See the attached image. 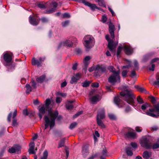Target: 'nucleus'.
Masks as SVG:
<instances>
[{
    "label": "nucleus",
    "mask_w": 159,
    "mask_h": 159,
    "mask_svg": "<svg viewBox=\"0 0 159 159\" xmlns=\"http://www.w3.org/2000/svg\"><path fill=\"white\" fill-rule=\"evenodd\" d=\"M45 78V76L44 75H42L36 79V81L39 83H42L44 80Z\"/></svg>",
    "instance_id": "nucleus-28"
},
{
    "label": "nucleus",
    "mask_w": 159,
    "mask_h": 159,
    "mask_svg": "<svg viewBox=\"0 0 159 159\" xmlns=\"http://www.w3.org/2000/svg\"><path fill=\"white\" fill-rule=\"evenodd\" d=\"M128 71L126 70H123L122 73V75L124 78H125L126 76V75L127 73H128Z\"/></svg>",
    "instance_id": "nucleus-47"
},
{
    "label": "nucleus",
    "mask_w": 159,
    "mask_h": 159,
    "mask_svg": "<svg viewBox=\"0 0 159 159\" xmlns=\"http://www.w3.org/2000/svg\"><path fill=\"white\" fill-rule=\"evenodd\" d=\"M102 119H97V123L98 126L102 128H104L105 126L104 123L102 121Z\"/></svg>",
    "instance_id": "nucleus-27"
},
{
    "label": "nucleus",
    "mask_w": 159,
    "mask_h": 159,
    "mask_svg": "<svg viewBox=\"0 0 159 159\" xmlns=\"http://www.w3.org/2000/svg\"><path fill=\"white\" fill-rule=\"evenodd\" d=\"M131 145L134 148H136L137 147V144L135 143H132Z\"/></svg>",
    "instance_id": "nucleus-64"
},
{
    "label": "nucleus",
    "mask_w": 159,
    "mask_h": 159,
    "mask_svg": "<svg viewBox=\"0 0 159 159\" xmlns=\"http://www.w3.org/2000/svg\"><path fill=\"white\" fill-rule=\"evenodd\" d=\"M123 48L125 53L127 55H130L133 52V49L130 46L125 45L123 47Z\"/></svg>",
    "instance_id": "nucleus-16"
},
{
    "label": "nucleus",
    "mask_w": 159,
    "mask_h": 159,
    "mask_svg": "<svg viewBox=\"0 0 159 159\" xmlns=\"http://www.w3.org/2000/svg\"><path fill=\"white\" fill-rule=\"evenodd\" d=\"M91 57L89 56L86 57L83 60V63L85 66H87L89 63Z\"/></svg>",
    "instance_id": "nucleus-25"
},
{
    "label": "nucleus",
    "mask_w": 159,
    "mask_h": 159,
    "mask_svg": "<svg viewBox=\"0 0 159 159\" xmlns=\"http://www.w3.org/2000/svg\"><path fill=\"white\" fill-rule=\"evenodd\" d=\"M92 86L93 87L98 88L99 87V84L98 83H93Z\"/></svg>",
    "instance_id": "nucleus-61"
},
{
    "label": "nucleus",
    "mask_w": 159,
    "mask_h": 159,
    "mask_svg": "<svg viewBox=\"0 0 159 159\" xmlns=\"http://www.w3.org/2000/svg\"><path fill=\"white\" fill-rule=\"evenodd\" d=\"M90 99L91 102L93 104H96L100 100L99 96L98 95L92 96L90 98Z\"/></svg>",
    "instance_id": "nucleus-17"
},
{
    "label": "nucleus",
    "mask_w": 159,
    "mask_h": 159,
    "mask_svg": "<svg viewBox=\"0 0 159 159\" xmlns=\"http://www.w3.org/2000/svg\"><path fill=\"white\" fill-rule=\"evenodd\" d=\"M74 101H68L66 103V108L68 110H71L74 107L73 103Z\"/></svg>",
    "instance_id": "nucleus-21"
},
{
    "label": "nucleus",
    "mask_w": 159,
    "mask_h": 159,
    "mask_svg": "<svg viewBox=\"0 0 159 159\" xmlns=\"http://www.w3.org/2000/svg\"><path fill=\"white\" fill-rule=\"evenodd\" d=\"M108 116L110 119L111 120H114L116 118V117L114 115L112 114H109Z\"/></svg>",
    "instance_id": "nucleus-49"
},
{
    "label": "nucleus",
    "mask_w": 159,
    "mask_h": 159,
    "mask_svg": "<svg viewBox=\"0 0 159 159\" xmlns=\"http://www.w3.org/2000/svg\"><path fill=\"white\" fill-rule=\"evenodd\" d=\"M141 146L147 149H150L152 148L153 149H156L159 148V143H156L152 145L148 137H143L141 142Z\"/></svg>",
    "instance_id": "nucleus-3"
},
{
    "label": "nucleus",
    "mask_w": 159,
    "mask_h": 159,
    "mask_svg": "<svg viewBox=\"0 0 159 159\" xmlns=\"http://www.w3.org/2000/svg\"><path fill=\"white\" fill-rule=\"evenodd\" d=\"M78 80V79H77L75 76H73L71 78V80L70 81V83L71 84H73L74 83H76Z\"/></svg>",
    "instance_id": "nucleus-42"
},
{
    "label": "nucleus",
    "mask_w": 159,
    "mask_h": 159,
    "mask_svg": "<svg viewBox=\"0 0 159 159\" xmlns=\"http://www.w3.org/2000/svg\"><path fill=\"white\" fill-rule=\"evenodd\" d=\"M107 149L106 148L103 149L100 155V156L107 157Z\"/></svg>",
    "instance_id": "nucleus-34"
},
{
    "label": "nucleus",
    "mask_w": 159,
    "mask_h": 159,
    "mask_svg": "<svg viewBox=\"0 0 159 159\" xmlns=\"http://www.w3.org/2000/svg\"><path fill=\"white\" fill-rule=\"evenodd\" d=\"M13 57V55L11 52H6L3 53V59L6 62V66L8 65L11 63Z\"/></svg>",
    "instance_id": "nucleus-7"
},
{
    "label": "nucleus",
    "mask_w": 159,
    "mask_h": 159,
    "mask_svg": "<svg viewBox=\"0 0 159 159\" xmlns=\"http://www.w3.org/2000/svg\"><path fill=\"white\" fill-rule=\"evenodd\" d=\"M96 2H98L99 6H104L106 7V5L105 3L103 0H98L96 1Z\"/></svg>",
    "instance_id": "nucleus-31"
},
{
    "label": "nucleus",
    "mask_w": 159,
    "mask_h": 159,
    "mask_svg": "<svg viewBox=\"0 0 159 159\" xmlns=\"http://www.w3.org/2000/svg\"><path fill=\"white\" fill-rule=\"evenodd\" d=\"M65 140V138L62 139L60 141L59 145H58V147L60 148L61 147H62L64 146V142Z\"/></svg>",
    "instance_id": "nucleus-39"
},
{
    "label": "nucleus",
    "mask_w": 159,
    "mask_h": 159,
    "mask_svg": "<svg viewBox=\"0 0 159 159\" xmlns=\"http://www.w3.org/2000/svg\"><path fill=\"white\" fill-rule=\"evenodd\" d=\"M122 89L123 91L120 93V95L122 97V98L128 104L133 105L135 97L132 90L128 86L124 85L122 86Z\"/></svg>",
    "instance_id": "nucleus-1"
},
{
    "label": "nucleus",
    "mask_w": 159,
    "mask_h": 159,
    "mask_svg": "<svg viewBox=\"0 0 159 159\" xmlns=\"http://www.w3.org/2000/svg\"><path fill=\"white\" fill-rule=\"evenodd\" d=\"M131 111V109L130 107L128 106L125 109V112L126 113H128Z\"/></svg>",
    "instance_id": "nucleus-54"
},
{
    "label": "nucleus",
    "mask_w": 159,
    "mask_h": 159,
    "mask_svg": "<svg viewBox=\"0 0 159 159\" xmlns=\"http://www.w3.org/2000/svg\"><path fill=\"white\" fill-rule=\"evenodd\" d=\"M109 26L110 34L111 38L113 39L115 37L114 31L115 30V25L111 22H110L109 25Z\"/></svg>",
    "instance_id": "nucleus-12"
},
{
    "label": "nucleus",
    "mask_w": 159,
    "mask_h": 159,
    "mask_svg": "<svg viewBox=\"0 0 159 159\" xmlns=\"http://www.w3.org/2000/svg\"><path fill=\"white\" fill-rule=\"evenodd\" d=\"M83 112L82 111H80L78 112L76 114H75L73 116V118H75L76 117L80 115H81L82 113Z\"/></svg>",
    "instance_id": "nucleus-51"
},
{
    "label": "nucleus",
    "mask_w": 159,
    "mask_h": 159,
    "mask_svg": "<svg viewBox=\"0 0 159 159\" xmlns=\"http://www.w3.org/2000/svg\"><path fill=\"white\" fill-rule=\"evenodd\" d=\"M41 20L43 22L45 23L48 21V19L45 17H43L41 19Z\"/></svg>",
    "instance_id": "nucleus-56"
},
{
    "label": "nucleus",
    "mask_w": 159,
    "mask_h": 159,
    "mask_svg": "<svg viewBox=\"0 0 159 159\" xmlns=\"http://www.w3.org/2000/svg\"><path fill=\"white\" fill-rule=\"evenodd\" d=\"M77 125V124L76 122H74V123H73L70 124V125L69 127V128L70 129H73V128H74Z\"/></svg>",
    "instance_id": "nucleus-45"
},
{
    "label": "nucleus",
    "mask_w": 159,
    "mask_h": 159,
    "mask_svg": "<svg viewBox=\"0 0 159 159\" xmlns=\"http://www.w3.org/2000/svg\"><path fill=\"white\" fill-rule=\"evenodd\" d=\"M73 43L71 40L69 39H66L61 43L59 47L61 46H66L68 47H71L73 46Z\"/></svg>",
    "instance_id": "nucleus-13"
},
{
    "label": "nucleus",
    "mask_w": 159,
    "mask_h": 159,
    "mask_svg": "<svg viewBox=\"0 0 159 159\" xmlns=\"http://www.w3.org/2000/svg\"><path fill=\"white\" fill-rule=\"evenodd\" d=\"M120 70H118V72L111 75L108 79V82L113 84H114L117 81L120 82Z\"/></svg>",
    "instance_id": "nucleus-6"
},
{
    "label": "nucleus",
    "mask_w": 159,
    "mask_h": 159,
    "mask_svg": "<svg viewBox=\"0 0 159 159\" xmlns=\"http://www.w3.org/2000/svg\"><path fill=\"white\" fill-rule=\"evenodd\" d=\"M18 123H17V120L15 119H13V120H12V125L13 126H15L17 125Z\"/></svg>",
    "instance_id": "nucleus-53"
},
{
    "label": "nucleus",
    "mask_w": 159,
    "mask_h": 159,
    "mask_svg": "<svg viewBox=\"0 0 159 159\" xmlns=\"http://www.w3.org/2000/svg\"><path fill=\"white\" fill-rule=\"evenodd\" d=\"M84 5L89 7L93 10H95V9H96V8H97V7L96 6L95 4H91L87 2H86Z\"/></svg>",
    "instance_id": "nucleus-26"
},
{
    "label": "nucleus",
    "mask_w": 159,
    "mask_h": 159,
    "mask_svg": "<svg viewBox=\"0 0 159 159\" xmlns=\"http://www.w3.org/2000/svg\"><path fill=\"white\" fill-rule=\"evenodd\" d=\"M152 155L151 152L146 151L143 152V157L144 159H148L152 157Z\"/></svg>",
    "instance_id": "nucleus-22"
},
{
    "label": "nucleus",
    "mask_w": 159,
    "mask_h": 159,
    "mask_svg": "<svg viewBox=\"0 0 159 159\" xmlns=\"http://www.w3.org/2000/svg\"><path fill=\"white\" fill-rule=\"evenodd\" d=\"M107 19V18L105 15H104L103 16L102 18V21L103 23H105Z\"/></svg>",
    "instance_id": "nucleus-55"
},
{
    "label": "nucleus",
    "mask_w": 159,
    "mask_h": 159,
    "mask_svg": "<svg viewBox=\"0 0 159 159\" xmlns=\"http://www.w3.org/2000/svg\"><path fill=\"white\" fill-rule=\"evenodd\" d=\"M51 104V101L49 99H47L45 101V107L44 106L41 107L39 109V112L38 115L40 119H41L43 117V115L47 111H48V114L49 115V113L51 112L52 113H54L55 112H52L51 111V108L50 107V105Z\"/></svg>",
    "instance_id": "nucleus-4"
},
{
    "label": "nucleus",
    "mask_w": 159,
    "mask_h": 159,
    "mask_svg": "<svg viewBox=\"0 0 159 159\" xmlns=\"http://www.w3.org/2000/svg\"><path fill=\"white\" fill-rule=\"evenodd\" d=\"M14 147L15 151H16V152L18 154L20 153L21 147L18 145H16Z\"/></svg>",
    "instance_id": "nucleus-37"
},
{
    "label": "nucleus",
    "mask_w": 159,
    "mask_h": 159,
    "mask_svg": "<svg viewBox=\"0 0 159 159\" xmlns=\"http://www.w3.org/2000/svg\"><path fill=\"white\" fill-rule=\"evenodd\" d=\"M135 87L139 91L142 93H143L145 94H148L149 93V92L143 87H140L138 85L135 86Z\"/></svg>",
    "instance_id": "nucleus-23"
},
{
    "label": "nucleus",
    "mask_w": 159,
    "mask_h": 159,
    "mask_svg": "<svg viewBox=\"0 0 159 159\" xmlns=\"http://www.w3.org/2000/svg\"><path fill=\"white\" fill-rule=\"evenodd\" d=\"M105 117V109L104 108L100 109L98 111L97 119H103Z\"/></svg>",
    "instance_id": "nucleus-11"
},
{
    "label": "nucleus",
    "mask_w": 159,
    "mask_h": 159,
    "mask_svg": "<svg viewBox=\"0 0 159 159\" xmlns=\"http://www.w3.org/2000/svg\"><path fill=\"white\" fill-rule=\"evenodd\" d=\"M159 60V58H156L152 59L151 61V63L152 64V68L149 67V70H150L154 71L155 67V65L153 63L157 62Z\"/></svg>",
    "instance_id": "nucleus-24"
},
{
    "label": "nucleus",
    "mask_w": 159,
    "mask_h": 159,
    "mask_svg": "<svg viewBox=\"0 0 159 159\" xmlns=\"http://www.w3.org/2000/svg\"><path fill=\"white\" fill-rule=\"evenodd\" d=\"M151 101L153 104L155 103L156 101L155 98L153 97L151 98Z\"/></svg>",
    "instance_id": "nucleus-62"
},
{
    "label": "nucleus",
    "mask_w": 159,
    "mask_h": 159,
    "mask_svg": "<svg viewBox=\"0 0 159 159\" xmlns=\"http://www.w3.org/2000/svg\"><path fill=\"white\" fill-rule=\"evenodd\" d=\"M156 80L153 82V84L155 85H159V75H156Z\"/></svg>",
    "instance_id": "nucleus-35"
},
{
    "label": "nucleus",
    "mask_w": 159,
    "mask_h": 159,
    "mask_svg": "<svg viewBox=\"0 0 159 159\" xmlns=\"http://www.w3.org/2000/svg\"><path fill=\"white\" fill-rule=\"evenodd\" d=\"M43 60V58L40 57L39 60H36L35 58H33L32 59V63L33 65H37V66H41L42 62Z\"/></svg>",
    "instance_id": "nucleus-15"
},
{
    "label": "nucleus",
    "mask_w": 159,
    "mask_h": 159,
    "mask_svg": "<svg viewBox=\"0 0 159 159\" xmlns=\"http://www.w3.org/2000/svg\"><path fill=\"white\" fill-rule=\"evenodd\" d=\"M46 6V5L42 3H39L38 4V7L41 8H45Z\"/></svg>",
    "instance_id": "nucleus-60"
},
{
    "label": "nucleus",
    "mask_w": 159,
    "mask_h": 159,
    "mask_svg": "<svg viewBox=\"0 0 159 159\" xmlns=\"http://www.w3.org/2000/svg\"><path fill=\"white\" fill-rule=\"evenodd\" d=\"M89 145L86 144L82 148V154L83 156L84 157H86L89 153Z\"/></svg>",
    "instance_id": "nucleus-14"
},
{
    "label": "nucleus",
    "mask_w": 159,
    "mask_h": 159,
    "mask_svg": "<svg viewBox=\"0 0 159 159\" xmlns=\"http://www.w3.org/2000/svg\"><path fill=\"white\" fill-rule=\"evenodd\" d=\"M135 130L136 131L139 132H141L142 130V128L140 127L137 126L135 128Z\"/></svg>",
    "instance_id": "nucleus-52"
},
{
    "label": "nucleus",
    "mask_w": 159,
    "mask_h": 159,
    "mask_svg": "<svg viewBox=\"0 0 159 159\" xmlns=\"http://www.w3.org/2000/svg\"><path fill=\"white\" fill-rule=\"evenodd\" d=\"M125 137L126 138H129L134 139L136 137V133L134 132L129 131L125 135Z\"/></svg>",
    "instance_id": "nucleus-19"
},
{
    "label": "nucleus",
    "mask_w": 159,
    "mask_h": 159,
    "mask_svg": "<svg viewBox=\"0 0 159 159\" xmlns=\"http://www.w3.org/2000/svg\"><path fill=\"white\" fill-rule=\"evenodd\" d=\"M35 147V144L34 142H31L30 143V148L28 150V152L30 154L35 153V152L34 151V149Z\"/></svg>",
    "instance_id": "nucleus-18"
},
{
    "label": "nucleus",
    "mask_w": 159,
    "mask_h": 159,
    "mask_svg": "<svg viewBox=\"0 0 159 159\" xmlns=\"http://www.w3.org/2000/svg\"><path fill=\"white\" fill-rule=\"evenodd\" d=\"M58 112L57 111H55L54 113L51 112L49 113V115L51 117L50 119L47 116H44V119L45 121L44 129H46L49 125L50 126V129L54 126L55 123V120L58 116Z\"/></svg>",
    "instance_id": "nucleus-2"
},
{
    "label": "nucleus",
    "mask_w": 159,
    "mask_h": 159,
    "mask_svg": "<svg viewBox=\"0 0 159 159\" xmlns=\"http://www.w3.org/2000/svg\"><path fill=\"white\" fill-rule=\"evenodd\" d=\"M84 45L86 48V51H89L94 45V38L91 36L86 35L84 38Z\"/></svg>",
    "instance_id": "nucleus-5"
},
{
    "label": "nucleus",
    "mask_w": 159,
    "mask_h": 159,
    "mask_svg": "<svg viewBox=\"0 0 159 159\" xmlns=\"http://www.w3.org/2000/svg\"><path fill=\"white\" fill-rule=\"evenodd\" d=\"M50 5L51 6L53 7V8L48 11L47 13H51L55 11L57 6V3L55 2H53L51 3Z\"/></svg>",
    "instance_id": "nucleus-20"
},
{
    "label": "nucleus",
    "mask_w": 159,
    "mask_h": 159,
    "mask_svg": "<svg viewBox=\"0 0 159 159\" xmlns=\"http://www.w3.org/2000/svg\"><path fill=\"white\" fill-rule=\"evenodd\" d=\"M81 75V74L78 73L76 74L75 75V76L77 78V79H78V80H79L80 78Z\"/></svg>",
    "instance_id": "nucleus-57"
},
{
    "label": "nucleus",
    "mask_w": 159,
    "mask_h": 159,
    "mask_svg": "<svg viewBox=\"0 0 159 159\" xmlns=\"http://www.w3.org/2000/svg\"><path fill=\"white\" fill-rule=\"evenodd\" d=\"M62 100V99L61 98L57 97L56 98V102L57 103H59L61 102Z\"/></svg>",
    "instance_id": "nucleus-58"
},
{
    "label": "nucleus",
    "mask_w": 159,
    "mask_h": 159,
    "mask_svg": "<svg viewBox=\"0 0 159 159\" xmlns=\"http://www.w3.org/2000/svg\"><path fill=\"white\" fill-rule=\"evenodd\" d=\"M106 38L108 42V47L109 49L112 53L114 52V54H115L116 47L114 44V41L112 40H109V35H107L106 36Z\"/></svg>",
    "instance_id": "nucleus-9"
},
{
    "label": "nucleus",
    "mask_w": 159,
    "mask_h": 159,
    "mask_svg": "<svg viewBox=\"0 0 159 159\" xmlns=\"http://www.w3.org/2000/svg\"><path fill=\"white\" fill-rule=\"evenodd\" d=\"M31 83H32V86L34 89H35L36 87V83L35 81L34 80H31Z\"/></svg>",
    "instance_id": "nucleus-50"
},
{
    "label": "nucleus",
    "mask_w": 159,
    "mask_h": 159,
    "mask_svg": "<svg viewBox=\"0 0 159 159\" xmlns=\"http://www.w3.org/2000/svg\"><path fill=\"white\" fill-rule=\"evenodd\" d=\"M137 101L140 104H142L143 103V101L142 98L139 96L137 97Z\"/></svg>",
    "instance_id": "nucleus-48"
},
{
    "label": "nucleus",
    "mask_w": 159,
    "mask_h": 159,
    "mask_svg": "<svg viewBox=\"0 0 159 159\" xmlns=\"http://www.w3.org/2000/svg\"><path fill=\"white\" fill-rule=\"evenodd\" d=\"M70 17V14L68 13H64L62 16V18H69Z\"/></svg>",
    "instance_id": "nucleus-43"
},
{
    "label": "nucleus",
    "mask_w": 159,
    "mask_h": 159,
    "mask_svg": "<svg viewBox=\"0 0 159 159\" xmlns=\"http://www.w3.org/2000/svg\"><path fill=\"white\" fill-rule=\"evenodd\" d=\"M29 19L30 23L34 25H37L39 24L40 20L39 18L36 16H34L33 17L30 16Z\"/></svg>",
    "instance_id": "nucleus-10"
},
{
    "label": "nucleus",
    "mask_w": 159,
    "mask_h": 159,
    "mask_svg": "<svg viewBox=\"0 0 159 159\" xmlns=\"http://www.w3.org/2000/svg\"><path fill=\"white\" fill-rule=\"evenodd\" d=\"M150 106V105L149 104L146 103L142 105L141 108L142 110H144Z\"/></svg>",
    "instance_id": "nucleus-36"
},
{
    "label": "nucleus",
    "mask_w": 159,
    "mask_h": 159,
    "mask_svg": "<svg viewBox=\"0 0 159 159\" xmlns=\"http://www.w3.org/2000/svg\"><path fill=\"white\" fill-rule=\"evenodd\" d=\"M134 67L136 68H138L139 66L138 62L137 61L134 60Z\"/></svg>",
    "instance_id": "nucleus-63"
},
{
    "label": "nucleus",
    "mask_w": 159,
    "mask_h": 159,
    "mask_svg": "<svg viewBox=\"0 0 159 159\" xmlns=\"http://www.w3.org/2000/svg\"><path fill=\"white\" fill-rule=\"evenodd\" d=\"M25 87L26 89V93L27 94H28L32 91L31 87L30 84H27L26 85Z\"/></svg>",
    "instance_id": "nucleus-29"
},
{
    "label": "nucleus",
    "mask_w": 159,
    "mask_h": 159,
    "mask_svg": "<svg viewBox=\"0 0 159 159\" xmlns=\"http://www.w3.org/2000/svg\"><path fill=\"white\" fill-rule=\"evenodd\" d=\"M57 95H60L63 97H66V93H61L59 92H58L57 93Z\"/></svg>",
    "instance_id": "nucleus-59"
},
{
    "label": "nucleus",
    "mask_w": 159,
    "mask_h": 159,
    "mask_svg": "<svg viewBox=\"0 0 159 159\" xmlns=\"http://www.w3.org/2000/svg\"><path fill=\"white\" fill-rule=\"evenodd\" d=\"M131 148L128 147L126 149V152L128 156H131L133 154Z\"/></svg>",
    "instance_id": "nucleus-33"
},
{
    "label": "nucleus",
    "mask_w": 159,
    "mask_h": 159,
    "mask_svg": "<svg viewBox=\"0 0 159 159\" xmlns=\"http://www.w3.org/2000/svg\"><path fill=\"white\" fill-rule=\"evenodd\" d=\"M48 156V152L47 150H45L43 153V156L40 158V159H47Z\"/></svg>",
    "instance_id": "nucleus-30"
},
{
    "label": "nucleus",
    "mask_w": 159,
    "mask_h": 159,
    "mask_svg": "<svg viewBox=\"0 0 159 159\" xmlns=\"http://www.w3.org/2000/svg\"><path fill=\"white\" fill-rule=\"evenodd\" d=\"M70 21L69 20H66L65 21L62 22V26L63 27H66L68 25Z\"/></svg>",
    "instance_id": "nucleus-41"
},
{
    "label": "nucleus",
    "mask_w": 159,
    "mask_h": 159,
    "mask_svg": "<svg viewBox=\"0 0 159 159\" xmlns=\"http://www.w3.org/2000/svg\"><path fill=\"white\" fill-rule=\"evenodd\" d=\"M90 82L89 81H85L84 82L82 83V86L84 87H86L89 86L90 84Z\"/></svg>",
    "instance_id": "nucleus-44"
},
{
    "label": "nucleus",
    "mask_w": 159,
    "mask_h": 159,
    "mask_svg": "<svg viewBox=\"0 0 159 159\" xmlns=\"http://www.w3.org/2000/svg\"><path fill=\"white\" fill-rule=\"evenodd\" d=\"M120 99L118 97H115L114 99V102L115 103L119 106L120 103Z\"/></svg>",
    "instance_id": "nucleus-40"
},
{
    "label": "nucleus",
    "mask_w": 159,
    "mask_h": 159,
    "mask_svg": "<svg viewBox=\"0 0 159 159\" xmlns=\"http://www.w3.org/2000/svg\"><path fill=\"white\" fill-rule=\"evenodd\" d=\"M122 47L121 46H119L117 48V57L118 58L120 57V54L121 53Z\"/></svg>",
    "instance_id": "nucleus-38"
},
{
    "label": "nucleus",
    "mask_w": 159,
    "mask_h": 159,
    "mask_svg": "<svg viewBox=\"0 0 159 159\" xmlns=\"http://www.w3.org/2000/svg\"><path fill=\"white\" fill-rule=\"evenodd\" d=\"M106 68L102 66L97 65L95 69V75L97 77L100 76L103 73L106 72Z\"/></svg>",
    "instance_id": "nucleus-8"
},
{
    "label": "nucleus",
    "mask_w": 159,
    "mask_h": 159,
    "mask_svg": "<svg viewBox=\"0 0 159 159\" xmlns=\"http://www.w3.org/2000/svg\"><path fill=\"white\" fill-rule=\"evenodd\" d=\"M8 151L9 152L11 153H13L16 152V151H15V147H13L11 148H10L9 149Z\"/></svg>",
    "instance_id": "nucleus-46"
},
{
    "label": "nucleus",
    "mask_w": 159,
    "mask_h": 159,
    "mask_svg": "<svg viewBox=\"0 0 159 159\" xmlns=\"http://www.w3.org/2000/svg\"><path fill=\"white\" fill-rule=\"evenodd\" d=\"M108 69L110 71L113 73V74H116V73L118 72V71H116L115 68L112 66H109Z\"/></svg>",
    "instance_id": "nucleus-32"
}]
</instances>
